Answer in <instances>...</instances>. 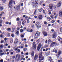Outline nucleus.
Listing matches in <instances>:
<instances>
[{
  "label": "nucleus",
  "mask_w": 62,
  "mask_h": 62,
  "mask_svg": "<svg viewBox=\"0 0 62 62\" xmlns=\"http://www.w3.org/2000/svg\"><path fill=\"white\" fill-rule=\"evenodd\" d=\"M31 2L33 7H36L38 4V1L37 0H31Z\"/></svg>",
  "instance_id": "1"
},
{
  "label": "nucleus",
  "mask_w": 62,
  "mask_h": 62,
  "mask_svg": "<svg viewBox=\"0 0 62 62\" xmlns=\"http://www.w3.org/2000/svg\"><path fill=\"white\" fill-rule=\"evenodd\" d=\"M13 0H11L9 1V7L10 8H12L13 7Z\"/></svg>",
  "instance_id": "2"
},
{
  "label": "nucleus",
  "mask_w": 62,
  "mask_h": 62,
  "mask_svg": "<svg viewBox=\"0 0 62 62\" xmlns=\"http://www.w3.org/2000/svg\"><path fill=\"white\" fill-rule=\"evenodd\" d=\"M56 45V43L55 42H53L51 44L50 47H52Z\"/></svg>",
  "instance_id": "3"
},
{
  "label": "nucleus",
  "mask_w": 62,
  "mask_h": 62,
  "mask_svg": "<svg viewBox=\"0 0 62 62\" xmlns=\"http://www.w3.org/2000/svg\"><path fill=\"white\" fill-rule=\"evenodd\" d=\"M39 34H40L39 32H37L35 35V38H37L38 37H39Z\"/></svg>",
  "instance_id": "4"
},
{
  "label": "nucleus",
  "mask_w": 62,
  "mask_h": 62,
  "mask_svg": "<svg viewBox=\"0 0 62 62\" xmlns=\"http://www.w3.org/2000/svg\"><path fill=\"white\" fill-rule=\"evenodd\" d=\"M35 25L37 28H40L41 26L39 25V23L38 22H36L35 24Z\"/></svg>",
  "instance_id": "5"
},
{
  "label": "nucleus",
  "mask_w": 62,
  "mask_h": 62,
  "mask_svg": "<svg viewBox=\"0 0 62 62\" xmlns=\"http://www.w3.org/2000/svg\"><path fill=\"white\" fill-rule=\"evenodd\" d=\"M58 40L61 42V43H62V38H61L60 36H58Z\"/></svg>",
  "instance_id": "6"
},
{
  "label": "nucleus",
  "mask_w": 62,
  "mask_h": 62,
  "mask_svg": "<svg viewBox=\"0 0 62 62\" xmlns=\"http://www.w3.org/2000/svg\"><path fill=\"white\" fill-rule=\"evenodd\" d=\"M41 44H39L38 46V47L37 48V50L38 51H39V49H40V48H41Z\"/></svg>",
  "instance_id": "7"
},
{
  "label": "nucleus",
  "mask_w": 62,
  "mask_h": 62,
  "mask_svg": "<svg viewBox=\"0 0 62 62\" xmlns=\"http://www.w3.org/2000/svg\"><path fill=\"white\" fill-rule=\"evenodd\" d=\"M53 6L54 5L53 4H50L49 5V8H50V9H52Z\"/></svg>",
  "instance_id": "8"
},
{
  "label": "nucleus",
  "mask_w": 62,
  "mask_h": 62,
  "mask_svg": "<svg viewBox=\"0 0 62 62\" xmlns=\"http://www.w3.org/2000/svg\"><path fill=\"white\" fill-rule=\"evenodd\" d=\"M57 36L56 33V32H54V33L53 35H52V36L53 38H56V36Z\"/></svg>",
  "instance_id": "9"
},
{
  "label": "nucleus",
  "mask_w": 62,
  "mask_h": 62,
  "mask_svg": "<svg viewBox=\"0 0 62 62\" xmlns=\"http://www.w3.org/2000/svg\"><path fill=\"white\" fill-rule=\"evenodd\" d=\"M48 60L50 61V62H51V61H52V62H54V61H53V60L52 59V57H48Z\"/></svg>",
  "instance_id": "10"
},
{
  "label": "nucleus",
  "mask_w": 62,
  "mask_h": 62,
  "mask_svg": "<svg viewBox=\"0 0 62 62\" xmlns=\"http://www.w3.org/2000/svg\"><path fill=\"white\" fill-rule=\"evenodd\" d=\"M42 15H40L38 16V18L39 20H42Z\"/></svg>",
  "instance_id": "11"
},
{
  "label": "nucleus",
  "mask_w": 62,
  "mask_h": 62,
  "mask_svg": "<svg viewBox=\"0 0 62 62\" xmlns=\"http://www.w3.org/2000/svg\"><path fill=\"white\" fill-rule=\"evenodd\" d=\"M38 58V55L36 54L34 56V59L35 60H36L37 59V58Z\"/></svg>",
  "instance_id": "12"
},
{
  "label": "nucleus",
  "mask_w": 62,
  "mask_h": 62,
  "mask_svg": "<svg viewBox=\"0 0 62 62\" xmlns=\"http://www.w3.org/2000/svg\"><path fill=\"white\" fill-rule=\"evenodd\" d=\"M50 54V52H46L45 53V55L47 56L48 55H49Z\"/></svg>",
  "instance_id": "13"
},
{
  "label": "nucleus",
  "mask_w": 62,
  "mask_h": 62,
  "mask_svg": "<svg viewBox=\"0 0 62 62\" xmlns=\"http://www.w3.org/2000/svg\"><path fill=\"white\" fill-rule=\"evenodd\" d=\"M59 16L62 17V11H59Z\"/></svg>",
  "instance_id": "14"
},
{
  "label": "nucleus",
  "mask_w": 62,
  "mask_h": 62,
  "mask_svg": "<svg viewBox=\"0 0 62 62\" xmlns=\"http://www.w3.org/2000/svg\"><path fill=\"white\" fill-rule=\"evenodd\" d=\"M4 9V7L3 6H0V11H2Z\"/></svg>",
  "instance_id": "15"
},
{
  "label": "nucleus",
  "mask_w": 62,
  "mask_h": 62,
  "mask_svg": "<svg viewBox=\"0 0 62 62\" xmlns=\"http://www.w3.org/2000/svg\"><path fill=\"white\" fill-rule=\"evenodd\" d=\"M18 39H15V41L14 42V43L15 44H16V43H18Z\"/></svg>",
  "instance_id": "16"
},
{
  "label": "nucleus",
  "mask_w": 62,
  "mask_h": 62,
  "mask_svg": "<svg viewBox=\"0 0 62 62\" xmlns=\"http://www.w3.org/2000/svg\"><path fill=\"white\" fill-rule=\"evenodd\" d=\"M43 34L45 36H47V33L45 32H44Z\"/></svg>",
  "instance_id": "17"
},
{
  "label": "nucleus",
  "mask_w": 62,
  "mask_h": 62,
  "mask_svg": "<svg viewBox=\"0 0 62 62\" xmlns=\"http://www.w3.org/2000/svg\"><path fill=\"white\" fill-rule=\"evenodd\" d=\"M57 50L55 49H54L53 50V52H55V53L56 54H57Z\"/></svg>",
  "instance_id": "18"
},
{
  "label": "nucleus",
  "mask_w": 62,
  "mask_h": 62,
  "mask_svg": "<svg viewBox=\"0 0 62 62\" xmlns=\"http://www.w3.org/2000/svg\"><path fill=\"white\" fill-rule=\"evenodd\" d=\"M61 3H59L57 4V7H60L61 6Z\"/></svg>",
  "instance_id": "19"
},
{
  "label": "nucleus",
  "mask_w": 62,
  "mask_h": 62,
  "mask_svg": "<svg viewBox=\"0 0 62 62\" xmlns=\"http://www.w3.org/2000/svg\"><path fill=\"white\" fill-rule=\"evenodd\" d=\"M15 33L17 35H18L19 34V31H15Z\"/></svg>",
  "instance_id": "20"
},
{
  "label": "nucleus",
  "mask_w": 62,
  "mask_h": 62,
  "mask_svg": "<svg viewBox=\"0 0 62 62\" xmlns=\"http://www.w3.org/2000/svg\"><path fill=\"white\" fill-rule=\"evenodd\" d=\"M43 10V9L42 8H41L40 9H38V11L39 12H41V11H42Z\"/></svg>",
  "instance_id": "21"
},
{
  "label": "nucleus",
  "mask_w": 62,
  "mask_h": 62,
  "mask_svg": "<svg viewBox=\"0 0 62 62\" xmlns=\"http://www.w3.org/2000/svg\"><path fill=\"white\" fill-rule=\"evenodd\" d=\"M51 42H52V40H51L49 39L48 41V44H50V43H51Z\"/></svg>",
  "instance_id": "22"
},
{
  "label": "nucleus",
  "mask_w": 62,
  "mask_h": 62,
  "mask_svg": "<svg viewBox=\"0 0 62 62\" xmlns=\"http://www.w3.org/2000/svg\"><path fill=\"white\" fill-rule=\"evenodd\" d=\"M31 54L32 56H34V52L32 51Z\"/></svg>",
  "instance_id": "23"
},
{
  "label": "nucleus",
  "mask_w": 62,
  "mask_h": 62,
  "mask_svg": "<svg viewBox=\"0 0 62 62\" xmlns=\"http://www.w3.org/2000/svg\"><path fill=\"white\" fill-rule=\"evenodd\" d=\"M50 17L52 19H54V15H51L50 16Z\"/></svg>",
  "instance_id": "24"
},
{
  "label": "nucleus",
  "mask_w": 62,
  "mask_h": 62,
  "mask_svg": "<svg viewBox=\"0 0 62 62\" xmlns=\"http://www.w3.org/2000/svg\"><path fill=\"white\" fill-rule=\"evenodd\" d=\"M7 35L8 37H10V33H7Z\"/></svg>",
  "instance_id": "25"
},
{
  "label": "nucleus",
  "mask_w": 62,
  "mask_h": 62,
  "mask_svg": "<svg viewBox=\"0 0 62 62\" xmlns=\"http://www.w3.org/2000/svg\"><path fill=\"white\" fill-rule=\"evenodd\" d=\"M2 20H0V26H2V24L1 23H2Z\"/></svg>",
  "instance_id": "26"
},
{
  "label": "nucleus",
  "mask_w": 62,
  "mask_h": 62,
  "mask_svg": "<svg viewBox=\"0 0 62 62\" xmlns=\"http://www.w3.org/2000/svg\"><path fill=\"white\" fill-rule=\"evenodd\" d=\"M33 46V48H34V49H36V48L37 47L36 45H34V46Z\"/></svg>",
  "instance_id": "27"
},
{
  "label": "nucleus",
  "mask_w": 62,
  "mask_h": 62,
  "mask_svg": "<svg viewBox=\"0 0 62 62\" xmlns=\"http://www.w3.org/2000/svg\"><path fill=\"white\" fill-rule=\"evenodd\" d=\"M20 32L21 33H23V29H21L20 30Z\"/></svg>",
  "instance_id": "28"
},
{
  "label": "nucleus",
  "mask_w": 62,
  "mask_h": 62,
  "mask_svg": "<svg viewBox=\"0 0 62 62\" xmlns=\"http://www.w3.org/2000/svg\"><path fill=\"white\" fill-rule=\"evenodd\" d=\"M3 14H4V13L2 12L1 13V14H0V16H3Z\"/></svg>",
  "instance_id": "29"
},
{
  "label": "nucleus",
  "mask_w": 62,
  "mask_h": 62,
  "mask_svg": "<svg viewBox=\"0 0 62 62\" xmlns=\"http://www.w3.org/2000/svg\"><path fill=\"white\" fill-rule=\"evenodd\" d=\"M61 54V51H59L58 52V54L60 55Z\"/></svg>",
  "instance_id": "30"
},
{
  "label": "nucleus",
  "mask_w": 62,
  "mask_h": 62,
  "mask_svg": "<svg viewBox=\"0 0 62 62\" xmlns=\"http://www.w3.org/2000/svg\"><path fill=\"white\" fill-rule=\"evenodd\" d=\"M6 54V53H0L1 55H4V54Z\"/></svg>",
  "instance_id": "31"
},
{
  "label": "nucleus",
  "mask_w": 62,
  "mask_h": 62,
  "mask_svg": "<svg viewBox=\"0 0 62 62\" xmlns=\"http://www.w3.org/2000/svg\"><path fill=\"white\" fill-rule=\"evenodd\" d=\"M16 20L17 21H20V18H19L18 17L16 19Z\"/></svg>",
  "instance_id": "32"
},
{
  "label": "nucleus",
  "mask_w": 62,
  "mask_h": 62,
  "mask_svg": "<svg viewBox=\"0 0 62 62\" xmlns=\"http://www.w3.org/2000/svg\"><path fill=\"white\" fill-rule=\"evenodd\" d=\"M7 30H8V31H11V29L10 28H8L7 29Z\"/></svg>",
  "instance_id": "33"
},
{
  "label": "nucleus",
  "mask_w": 62,
  "mask_h": 62,
  "mask_svg": "<svg viewBox=\"0 0 62 62\" xmlns=\"http://www.w3.org/2000/svg\"><path fill=\"white\" fill-rule=\"evenodd\" d=\"M56 55V56H57V58H58V57H59L60 55H59L58 54H57Z\"/></svg>",
  "instance_id": "34"
},
{
  "label": "nucleus",
  "mask_w": 62,
  "mask_h": 62,
  "mask_svg": "<svg viewBox=\"0 0 62 62\" xmlns=\"http://www.w3.org/2000/svg\"><path fill=\"white\" fill-rule=\"evenodd\" d=\"M33 46L36 45V43L35 42H33L32 44Z\"/></svg>",
  "instance_id": "35"
},
{
  "label": "nucleus",
  "mask_w": 62,
  "mask_h": 62,
  "mask_svg": "<svg viewBox=\"0 0 62 62\" xmlns=\"http://www.w3.org/2000/svg\"><path fill=\"white\" fill-rule=\"evenodd\" d=\"M20 28L19 27H17L16 28V30L17 31H19V30H20Z\"/></svg>",
  "instance_id": "36"
},
{
  "label": "nucleus",
  "mask_w": 62,
  "mask_h": 62,
  "mask_svg": "<svg viewBox=\"0 0 62 62\" xmlns=\"http://www.w3.org/2000/svg\"><path fill=\"white\" fill-rule=\"evenodd\" d=\"M12 29L13 31H14V30H15L16 29L14 28H12Z\"/></svg>",
  "instance_id": "37"
},
{
  "label": "nucleus",
  "mask_w": 62,
  "mask_h": 62,
  "mask_svg": "<svg viewBox=\"0 0 62 62\" xmlns=\"http://www.w3.org/2000/svg\"><path fill=\"white\" fill-rule=\"evenodd\" d=\"M21 22L19 21L18 23V25H21Z\"/></svg>",
  "instance_id": "38"
},
{
  "label": "nucleus",
  "mask_w": 62,
  "mask_h": 62,
  "mask_svg": "<svg viewBox=\"0 0 62 62\" xmlns=\"http://www.w3.org/2000/svg\"><path fill=\"white\" fill-rule=\"evenodd\" d=\"M13 49L14 51H16L17 50H18V48H13Z\"/></svg>",
  "instance_id": "39"
},
{
  "label": "nucleus",
  "mask_w": 62,
  "mask_h": 62,
  "mask_svg": "<svg viewBox=\"0 0 62 62\" xmlns=\"http://www.w3.org/2000/svg\"><path fill=\"white\" fill-rule=\"evenodd\" d=\"M30 21H29V19H28L27 20V23H29L30 22Z\"/></svg>",
  "instance_id": "40"
},
{
  "label": "nucleus",
  "mask_w": 62,
  "mask_h": 62,
  "mask_svg": "<svg viewBox=\"0 0 62 62\" xmlns=\"http://www.w3.org/2000/svg\"><path fill=\"white\" fill-rule=\"evenodd\" d=\"M21 38H23V37H24V35H21Z\"/></svg>",
  "instance_id": "41"
},
{
  "label": "nucleus",
  "mask_w": 62,
  "mask_h": 62,
  "mask_svg": "<svg viewBox=\"0 0 62 62\" xmlns=\"http://www.w3.org/2000/svg\"><path fill=\"white\" fill-rule=\"evenodd\" d=\"M42 4V1H41L40 2L39 5H41V4Z\"/></svg>",
  "instance_id": "42"
},
{
  "label": "nucleus",
  "mask_w": 62,
  "mask_h": 62,
  "mask_svg": "<svg viewBox=\"0 0 62 62\" xmlns=\"http://www.w3.org/2000/svg\"><path fill=\"white\" fill-rule=\"evenodd\" d=\"M51 22L52 23H54V22H55V21L53 20H52V21H51Z\"/></svg>",
  "instance_id": "43"
},
{
  "label": "nucleus",
  "mask_w": 62,
  "mask_h": 62,
  "mask_svg": "<svg viewBox=\"0 0 62 62\" xmlns=\"http://www.w3.org/2000/svg\"><path fill=\"white\" fill-rule=\"evenodd\" d=\"M27 50V48H24L23 49L24 51H26V50Z\"/></svg>",
  "instance_id": "44"
},
{
  "label": "nucleus",
  "mask_w": 62,
  "mask_h": 62,
  "mask_svg": "<svg viewBox=\"0 0 62 62\" xmlns=\"http://www.w3.org/2000/svg\"><path fill=\"white\" fill-rule=\"evenodd\" d=\"M28 54V53H26L24 54L25 55H27Z\"/></svg>",
  "instance_id": "45"
},
{
  "label": "nucleus",
  "mask_w": 62,
  "mask_h": 62,
  "mask_svg": "<svg viewBox=\"0 0 62 62\" xmlns=\"http://www.w3.org/2000/svg\"><path fill=\"white\" fill-rule=\"evenodd\" d=\"M60 32H62V27H61L60 28Z\"/></svg>",
  "instance_id": "46"
},
{
  "label": "nucleus",
  "mask_w": 62,
  "mask_h": 62,
  "mask_svg": "<svg viewBox=\"0 0 62 62\" xmlns=\"http://www.w3.org/2000/svg\"><path fill=\"white\" fill-rule=\"evenodd\" d=\"M23 46H24V44H23V45L21 46V48H23Z\"/></svg>",
  "instance_id": "47"
},
{
  "label": "nucleus",
  "mask_w": 62,
  "mask_h": 62,
  "mask_svg": "<svg viewBox=\"0 0 62 62\" xmlns=\"http://www.w3.org/2000/svg\"><path fill=\"white\" fill-rule=\"evenodd\" d=\"M2 1L3 3H5V2H6V0H3Z\"/></svg>",
  "instance_id": "48"
},
{
  "label": "nucleus",
  "mask_w": 62,
  "mask_h": 62,
  "mask_svg": "<svg viewBox=\"0 0 62 62\" xmlns=\"http://www.w3.org/2000/svg\"><path fill=\"white\" fill-rule=\"evenodd\" d=\"M1 43H4V40H2L1 41Z\"/></svg>",
  "instance_id": "49"
},
{
  "label": "nucleus",
  "mask_w": 62,
  "mask_h": 62,
  "mask_svg": "<svg viewBox=\"0 0 62 62\" xmlns=\"http://www.w3.org/2000/svg\"><path fill=\"white\" fill-rule=\"evenodd\" d=\"M44 24L45 25L46 24H47V22H46V21H44Z\"/></svg>",
  "instance_id": "50"
},
{
  "label": "nucleus",
  "mask_w": 62,
  "mask_h": 62,
  "mask_svg": "<svg viewBox=\"0 0 62 62\" xmlns=\"http://www.w3.org/2000/svg\"><path fill=\"white\" fill-rule=\"evenodd\" d=\"M9 23H8V22H6V24H8Z\"/></svg>",
  "instance_id": "51"
},
{
  "label": "nucleus",
  "mask_w": 62,
  "mask_h": 62,
  "mask_svg": "<svg viewBox=\"0 0 62 62\" xmlns=\"http://www.w3.org/2000/svg\"><path fill=\"white\" fill-rule=\"evenodd\" d=\"M17 51L18 52H21V50L19 49H18L17 50Z\"/></svg>",
  "instance_id": "52"
},
{
  "label": "nucleus",
  "mask_w": 62,
  "mask_h": 62,
  "mask_svg": "<svg viewBox=\"0 0 62 62\" xmlns=\"http://www.w3.org/2000/svg\"><path fill=\"white\" fill-rule=\"evenodd\" d=\"M0 48H3V45H1L0 46Z\"/></svg>",
  "instance_id": "53"
},
{
  "label": "nucleus",
  "mask_w": 62,
  "mask_h": 62,
  "mask_svg": "<svg viewBox=\"0 0 62 62\" xmlns=\"http://www.w3.org/2000/svg\"><path fill=\"white\" fill-rule=\"evenodd\" d=\"M0 62H3V60L1 59V60L0 61Z\"/></svg>",
  "instance_id": "54"
},
{
  "label": "nucleus",
  "mask_w": 62,
  "mask_h": 62,
  "mask_svg": "<svg viewBox=\"0 0 62 62\" xmlns=\"http://www.w3.org/2000/svg\"><path fill=\"white\" fill-rule=\"evenodd\" d=\"M26 31H27V32H30V31H29V30H28V29H26Z\"/></svg>",
  "instance_id": "55"
},
{
  "label": "nucleus",
  "mask_w": 62,
  "mask_h": 62,
  "mask_svg": "<svg viewBox=\"0 0 62 62\" xmlns=\"http://www.w3.org/2000/svg\"><path fill=\"white\" fill-rule=\"evenodd\" d=\"M54 15H56V13H54Z\"/></svg>",
  "instance_id": "56"
},
{
  "label": "nucleus",
  "mask_w": 62,
  "mask_h": 62,
  "mask_svg": "<svg viewBox=\"0 0 62 62\" xmlns=\"http://www.w3.org/2000/svg\"><path fill=\"white\" fill-rule=\"evenodd\" d=\"M34 25H32L31 27H32V28H34Z\"/></svg>",
  "instance_id": "57"
},
{
  "label": "nucleus",
  "mask_w": 62,
  "mask_h": 62,
  "mask_svg": "<svg viewBox=\"0 0 62 62\" xmlns=\"http://www.w3.org/2000/svg\"><path fill=\"white\" fill-rule=\"evenodd\" d=\"M11 36L12 37H14V35L13 34H12Z\"/></svg>",
  "instance_id": "58"
},
{
  "label": "nucleus",
  "mask_w": 62,
  "mask_h": 62,
  "mask_svg": "<svg viewBox=\"0 0 62 62\" xmlns=\"http://www.w3.org/2000/svg\"><path fill=\"white\" fill-rule=\"evenodd\" d=\"M18 54H17L16 55V58H17V57H18Z\"/></svg>",
  "instance_id": "59"
},
{
  "label": "nucleus",
  "mask_w": 62,
  "mask_h": 62,
  "mask_svg": "<svg viewBox=\"0 0 62 62\" xmlns=\"http://www.w3.org/2000/svg\"><path fill=\"white\" fill-rule=\"evenodd\" d=\"M25 47H28V46L27 45H25Z\"/></svg>",
  "instance_id": "60"
},
{
  "label": "nucleus",
  "mask_w": 62,
  "mask_h": 62,
  "mask_svg": "<svg viewBox=\"0 0 62 62\" xmlns=\"http://www.w3.org/2000/svg\"><path fill=\"white\" fill-rule=\"evenodd\" d=\"M23 22L24 23H26V21H25V20H24V21H23Z\"/></svg>",
  "instance_id": "61"
},
{
  "label": "nucleus",
  "mask_w": 62,
  "mask_h": 62,
  "mask_svg": "<svg viewBox=\"0 0 62 62\" xmlns=\"http://www.w3.org/2000/svg\"><path fill=\"white\" fill-rule=\"evenodd\" d=\"M51 31L52 32H54V29H52L51 30Z\"/></svg>",
  "instance_id": "62"
},
{
  "label": "nucleus",
  "mask_w": 62,
  "mask_h": 62,
  "mask_svg": "<svg viewBox=\"0 0 62 62\" xmlns=\"http://www.w3.org/2000/svg\"><path fill=\"white\" fill-rule=\"evenodd\" d=\"M56 7L55 6H55H54V8H56Z\"/></svg>",
  "instance_id": "63"
},
{
  "label": "nucleus",
  "mask_w": 62,
  "mask_h": 62,
  "mask_svg": "<svg viewBox=\"0 0 62 62\" xmlns=\"http://www.w3.org/2000/svg\"><path fill=\"white\" fill-rule=\"evenodd\" d=\"M43 13H45V10H43Z\"/></svg>",
  "instance_id": "64"
}]
</instances>
